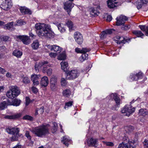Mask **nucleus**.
Returning <instances> with one entry per match:
<instances>
[{"instance_id": "obj_1", "label": "nucleus", "mask_w": 148, "mask_h": 148, "mask_svg": "<svg viewBox=\"0 0 148 148\" xmlns=\"http://www.w3.org/2000/svg\"><path fill=\"white\" fill-rule=\"evenodd\" d=\"M50 26L48 25L37 23L35 25L36 33L39 37L44 36L52 38L54 36V33L51 30Z\"/></svg>"}, {"instance_id": "obj_2", "label": "nucleus", "mask_w": 148, "mask_h": 148, "mask_svg": "<svg viewBox=\"0 0 148 148\" xmlns=\"http://www.w3.org/2000/svg\"><path fill=\"white\" fill-rule=\"evenodd\" d=\"M33 133L36 136L43 137L49 134V129L45 125H42L36 127L32 131Z\"/></svg>"}, {"instance_id": "obj_3", "label": "nucleus", "mask_w": 148, "mask_h": 148, "mask_svg": "<svg viewBox=\"0 0 148 148\" xmlns=\"http://www.w3.org/2000/svg\"><path fill=\"white\" fill-rule=\"evenodd\" d=\"M6 130L9 134H12L13 136L11 137L12 141H14L18 140L19 137H21L22 135L19 134L20 130L18 128L8 127L6 129Z\"/></svg>"}, {"instance_id": "obj_4", "label": "nucleus", "mask_w": 148, "mask_h": 148, "mask_svg": "<svg viewBox=\"0 0 148 148\" xmlns=\"http://www.w3.org/2000/svg\"><path fill=\"white\" fill-rule=\"evenodd\" d=\"M20 92L18 88L16 86H14L12 87L11 90L8 91L6 95L9 98L13 99L17 97L20 94Z\"/></svg>"}, {"instance_id": "obj_5", "label": "nucleus", "mask_w": 148, "mask_h": 148, "mask_svg": "<svg viewBox=\"0 0 148 148\" xmlns=\"http://www.w3.org/2000/svg\"><path fill=\"white\" fill-rule=\"evenodd\" d=\"M136 141L131 140L128 143L124 142L119 144L117 148H136Z\"/></svg>"}, {"instance_id": "obj_6", "label": "nucleus", "mask_w": 148, "mask_h": 148, "mask_svg": "<svg viewBox=\"0 0 148 148\" xmlns=\"http://www.w3.org/2000/svg\"><path fill=\"white\" fill-rule=\"evenodd\" d=\"M135 108H133L130 105L128 106L126 105L121 109V112L122 113H126L125 115L129 116L130 114L134 112L135 110Z\"/></svg>"}, {"instance_id": "obj_7", "label": "nucleus", "mask_w": 148, "mask_h": 148, "mask_svg": "<svg viewBox=\"0 0 148 148\" xmlns=\"http://www.w3.org/2000/svg\"><path fill=\"white\" fill-rule=\"evenodd\" d=\"M67 79H73L76 78L79 75V73L76 69L73 70L68 73L66 72Z\"/></svg>"}, {"instance_id": "obj_8", "label": "nucleus", "mask_w": 148, "mask_h": 148, "mask_svg": "<svg viewBox=\"0 0 148 148\" xmlns=\"http://www.w3.org/2000/svg\"><path fill=\"white\" fill-rule=\"evenodd\" d=\"M12 0H5L1 5V8L5 10H9L12 7Z\"/></svg>"}, {"instance_id": "obj_9", "label": "nucleus", "mask_w": 148, "mask_h": 148, "mask_svg": "<svg viewBox=\"0 0 148 148\" xmlns=\"http://www.w3.org/2000/svg\"><path fill=\"white\" fill-rule=\"evenodd\" d=\"M16 38L21 40L25 45H28L31 42V39L29 36L26 35L16 36Z\"/></svg>"}, {"instance_id": "obj_10", "label": "nucleus", "mask_w": 148, "mask_h": 148, "mask_svg": "<svg viewBox=\"0 0 148 148\" xmlns=\"http://www.w3.org/2000/svg\"><path fill=\"white\" fill-rule=\"evenodd\" d=\"M128 18L127 17L121 15L119 17L116 18V24L118 26H120L121 25H124L125 21H127Z\"/></svg>"}, {"instance_id": "obj_11", "label": "nucleus", "mask_w": 148, "mask_h": 148, "mask_svg": "<svg viewBox=\"0 0 148 148\" xmlns=\"http://www.w3.org/2000/svg\"><path fill=\"white\" fill-rule=\"evenodd\" d=\"M74 38L76 42L79 45L81 44L83 42L82 35L79 32H75L74 34Z\"/></svg>"}, {"instance_id": "obj_12", "label": "nucleus", "mask_w": 148, "mask_h": 148, "mask_svg": "<svg viewBox=\"0 0 148 148\" xmlns=\"http://www.w3.org/2000/svg\"><path fill=\"white\" fill-rule=\"evenodd\" d=\"M98 139L91 138L88 139L87 144L89 147H96L98 144Z\"/></svg>"}, {"instance_id": "obj_13", "label": "nucleus", "mask_w": 148, "mask_h": 148, "mask_svg": "<svg viewBox=\"0 0 148 148\" xmlns=\"http://www.w3.org/2000/svg\"><path fill=\"white\" fill-rule=\"evenodd\" d=\"M64 9L67 12L69 15H70V12L73 6H72V4L71 2H66L64 4Z\"/></svg>"}, {"instance_id": "obj_14", "label": "nucleus", "mask_w": 148, "mask_h": 148, "mask_svg": "<svg viewBox=\"0 0 148 148\" xmlns=\"http://www.w3.org/2000/svg\"><path fill=\"white\" fill-rule=\"evenodd\" d=\"M40 77V76L39 75L35 74L31 76V80L33 82V84L34 85L36 86L39 84V82L38 80Z\"/></svg>"}, {"instance_id": "obj_15", "label": "nucleus", "mask_w": 148, "mask_h": 148, "mask_svg": "<svg viewBox=\"0 0 148 148\" xmlns=\"http://www.w3.org/2000/svg\"><path fill=\"white\" fill-rule=\"evenodd\" d=\"M148 3V0H138L136 2L137 8L139 9L142 6H145Z\"/></svg>"}, {"instance_id": "obj_16", "label": "nucleus", "mask_w": 148, "mask_h": 148, "mask_svg": "<svg viewBox=\"0 0 148 148\" xmlns=\"http://www.w3.org/2000/svg\"><path fill=\"white\" fill-rule=\"evenodd\" d=\"M19 10L23 14L31 15L32 14V11L29 8L25 6L21 7Z\"/></svg>"}, {"instance_id": "obj_17", "label": "nucleus", "mask_w": 148, "mask_h": 148, "mask_svg": "<svg viewBox=\"0 0 148 148\" xmlns=\"http://www.w3.org/2000/svg\"><path fill=\"white\" fill-rule=\"evenodd\" d=\"M143 77V74L142 73L140 72L136 75L133 74H131L130 75V78L132 80L136 81L139 79H141Z\"/></svg>"}, {"instance_id": "obj_18", "label": "nucleus", "mask_w": 148, "mask_h": 148, "mask_svg": "<svg viewBox=\"0 0 148 148\" xmlns=\"http://www.w3.org/2000/svg\"><path fill=\"white\" fill-rule=\"evenodd\" d=\"M49 48L50 49L51 51L55 52L58 53H59L62 49L59 46L56 45H53L51 46H49Z\"/></svg>"}, {"instance_id": "obj_19", "label": "nucleus", "mask_w": 148, "mask_h": 148, "mask_svg": "<svg viewBox=\"0 0 148 148\" xmlns=\"http://www.w3.org/2000/svg\"><path fill=\"white\" fill-rule=\"evenodd\" d=\"M21 116V114L20 113L16 114L13 115H6L4 116V118L5 119H16L20 118Z\"/></svg>"}, {"instance_id": "obj_20", "label": "nucleus", "mask_w": 148, "mask_h": 148, "mask_svg": "<svg viewBox=\"0 0 148 148\" xmlns=\"http://www.w3.org/2000/svg\"><path fill=\"white\" fill-rule=\"evenodd\" d=\"M40 83V85L44 87L47 86L49 84L48 77L46 76L42 77Z\"/></svg>"}, {"instance_id": "obj_21", "label": "nucleus", "mask_w": 148, "mask_h": 148, "mask_svg": "<svg viewBox=\"0 0 148 148\" xmlns=\"http://www.w3.org/2000/svg\"><path fill=\"white\" fill-rule=\"evenodd\" d=\"M48 62L45 61L43 62H40L38 63H36L35 66V69L37 72L39 71V69L43 65L48 63Z\"/></svg>"}, {"instance_id": "obj_22", "label": "nucleus", "mask_w": 148, "mask_h": 148, "mask_svg": "<svg viewBox=\"0 0 148 148\" xmlns=\"http://www.w3.org/2000/svg\"><path fill=\"white\" fill-rule=\"evenodd\" d=\"M111 96L112 97L113 99H114L116 103V107H118L120 105V99L119 97L117 96L116 94H112L111 95Z\"/></svg>"}, {"instance_id": "obj_23", "label": "nucleus", "mask_w": 148, "mask_h": 148, "mask_svg": "<svg viewBox=\"0 0 148 148\" xmlns=\"http://www.w3.org/2000/svg\"><path fill=\"white\" fill-rule=\"evenodd\" d=\"M13 22L8 23L5 25L4 28L10 31L13 30L14 29V28L13 27Z\"/></svg>"}, {"instance_id": "obj_24", "label": "nucleus", "mask_w": 148, "mask_h": 148, "mask_svg": "<svg viewBox=\"0 0 148 148\" xmlns=\"http://www.w3.org/2000/svg\"><path fill=\"white\" fill-rule=\"evenodd\" d=\"M116 38L118 39V40L117 42L118 44H125L126 42H127V37L125 38L123 37H121L120 36H116Z\"/></svg>"}, {"instance_id": "obj_25", "label": "nucleus", "mask_w": 148, "mask_h": 148, "mask_svg": "<svg viewBox=\"0 0 148 148\" xmlns=\"http://www.w3.org/2000/svg\"><path fill=\"white\" fill-rule=\"evenodd\" d=\"M97 8H95L94 7H92L89 9V11L90 14L93 16H98L99 12L96 9Z\"/></svg>"}, {"instance_id": "obj_26", "label": "nucleus", "mask_w": 148, "mask_h": 148, "mask_svg": "<svg viewBox=\"0 0 148 148\" xmlns=\"http://www.w3.org/2000/svg\"><path fill=\"white\" fill-rule=\"evenodd\" d=\"M61 65L62 69L66 73L67 72L68 69L69 68L68 63L66 62L62 61L61 63Z\"/></svg>"}, {"instance_id": "obj_27", "label": "nucleus", "mask_w": 148, "mask_h": 148, "mask_svg": "<svg viewBox=\"0 0 148 148\" xmlns=\"http://www.w3.org/2000/svg\"><path fill=\"white\" fill-rule=\"evenodd\" d=\"M70 139L67 136H64L61 138L62 143L65 145L67 147H68Z\"/></svg>"}, {"instance_id": "obj_28", "label": "nucleus", "mask_w": 148, "mask_h": 148, "mask_svg": "<svg viewBox=\"0 0 148 148\" xmlns=\"http://www.w3.org/2000/svg\"><path fill=\"white\" fill-rule=\"evenodd\" d=\"M116 3L114 2L113 1L110 0L108 1H107V5L109 8L110 9L114 8V7H116Z\"/></svg>"}, {"instance_id": "obj_29", "label": "nucleus", "mask_w": 148, "mask_h": 148, "mask_svg": "<svg viewBox=\"0 0 148 148\" xmlns=\"http://www.w3.org/2000/svg\"><path fill=\"white\" fill-rule=\"evenodd\" d=\"M13 55L18 58H20L22 55V52L17 49L14 50L13 52Z\"/></svg>"}, {"instance_id": "obj_30", "label": "nucleus", "mask_w": 148, "mask_h": 148, "mask_svg": "<svg viewBox=\"0 0 148 148\" xmlns=\"http://www.w3.org/2000/svg\"><path fill=\"white\" fill-rule=\"evenodd\" d=\"M132 33L138 37L143 38L142 36L144 35L139 30H134L133 31Z\"/></svg>"}, {"instance_id": "obj_31", "label": "nucleus", "mask_w": 148, "mask_h": 148, "mask_svg": "<svg viewBox=\"0 0 148 148\" xmlns=\"http://www.w3.org/2000/svg\"><path fill=\"white\" fill-rule=\"evenodd\" d=\"M62 94L64 96L66 97H69L71 94L70 90L68 89H66L63 90Z\"/></svg>"}, {"instance_id": "obj_32", "label": "nucleus", "mask_w": 148, "mask_h": 148, "mask_svg": "<svg viewBox=\"0 0 148 148\" xmlns=\"http://www.w3.org/2000/svg\"><path fill=\"white\" fill-rule=\"evenodd\" d=\"M39 46V42L38 40L34 41L32 44V47L34 49H37Z\"/></svg>"}, {"instance_id": "obj_33", "label": "nucleus", "mask_w": 148, "mask_h": 148, "mask_svg": "<svg viewBox=\"0 0 148 148\" xmlns=\"http://www.w3.org/2000/svg\"><path fill=\"white\" fill-rule=\"evenodd\" d=\"M148 112L146 109H140L139 110L138 114L140 115L145 116L147 114Z\"/></svg>"}, {"instance_id": "obj_34", "label": "nucleus", "mask_w": 148, "mask_h": 148, "mask_svg": "<svg viewBox=\"0 0 148 148\" xmlns=\"http://www.w3.org/2000/svg\"><path fill=\"white\" fill-rule=\"evenodd\" d=\"M82 53V56L79 58L80 60L81 61H83L88 59V55L87 54L85 53Z\"/></svg>"}, {"instance_id": "obj_35", "label": "nucleus", "mask_w": 148, "mask_h": 148, "mask_svg": "<svg viewBox=\"0 0 148 148\" xmlns=\"http://www.w3.org/2000/svg\"><path fill=\"white\" fill-rule=\"evenodd\" d=\"M21 101L17 99H15L12 101V105L15 106H19L21 103Z\"/></svg>"}, {"instance_id": "obj_36", "label": "nucleus", "mask_w": 148, "mask_h": 148, "mask_svg": "<svg viewBox=\"0 0 148 148\" xmlns=\"http://www.w3.org/2000/svg\"><path fill=\"white\" fill-rule=\"evenodd\" d=\"M5 101H3L0 103V110H4L5 108L7 107V104Z\"/></svg>"}, {"instance_id": "obj_37", "label": "nucleus", "mask_w": 148, "mask_h": 148, "mask_svg": "<svg viewBox=\"0 0 148 148\" xmlns=\"http://www.w3.org/2000/svg\"><path fill=\"white\" fill-rule=\"evenodd\" d=\"M57 78L55 76H52L50 79V84H57Z\"/></svg>"}, {"instance_id": "obj_38", "label": "nucleus", "mask_w": 148, "mask_h": 148, "mask_svg": "<svg viewBox=\"0 0 148 148\" xmlns=\"http://www.w3.org/2000/svg\"><path fill=\"white\" fill-rule=\"evenodd\" d=\"M66 24L68 27L69 28V29H73V23L71 20H68L66 23Z\"/></svg>"}, {"instance_id": "obj_39", "label": "nucleus", "mask_w": 148, "mask_h": 148, "mask_svg": "<svg viewBox=\"0 0 148 148\" xmlns=\"http://www.w3.org/2000/svg\"><path fill=\"white\" fill-rule=\"evenodd\" d=\"M53 125L52 129H51V131L53 133H55L57 129L58 125L57 123L55 122H53Z\"/></svg>"}, {"instance_id": "obj_40", "label": "nucleus", "mask_w": 148, "mask_h": 148, "mask_svg": "<svg viewBox=\"0 0 148 148\" xmlns=\"http://www.w3.org/2000/svg\"><path fill=\"white\" fill-rule=\"evenodd\" d=\"M23 119L24 120H26L30 121H33L34 120V118L30 116L26 115L23 117Z\"/></svg>"}, {"instance_id": "obj_41", "label": "nucleus", "mask_w": 148, "mask_h": 148, "mask_svg": "<svg viewBox=\"0 0 148 148\" xmlns=\"http://www.w3.org/2000/svg\"><path fill=\"white\" fill-rule=\"evenodd\" d=\"M16 25L21 26L25 24V23L22 20H17L16 21Z\"/></svg>"}, {"instance_id": "obj_42", "label": "nucleus", "mask_w": 148, "mask_h": 148, "mask_svg": "<svg viewBox=\"0 0 148 148\" xmlns=\"http://www.w3.org/2000/svg\"><path fill=\"white\" fill-rule=\"evenodd\" d=\"M58 25V27H57L58 30L60 31L61 33H63L66 30L63 27H62L61 26V25L60 24V25Z\"/></svg>"}, {"instance_id": "obj_43", "label": "nucleus", "mask_w": 148, "mask_h": 148, "mask_svg": "<svg viewBox=\"0 0 148 148\" xmlns=\"http://www.w3.org/2000/svg\"><path fill=\"white\" fill-rule=\"evenodd\" d=\"M30 81L29 78L27 77H25L23 78V82L26 84L29 83Z\"/></svg>"}, {"instance_id": "obj_44", "label": "nucleus", "mask_w": 148, "mask_h": 148, "mask_svg": "<svg viewBox=\"0 0 148 148\" xmlns=\"http://www.w3.org/2000/svg\"><path fill=\"white\" fill-rule=\"evenodd\" d=\"M61 83L62 86H64L67 84V82L64 78H62L61 79Z\"/></svg>"}, {"instance_id": "obj_45", "label": "nucleus", "mask_w": 148, "mask_h": 148, "mask_svg": "<svg viewBox=\"0 0 148 148\" xmlns=\"http://www.w3.org/2000/svg\"><path fill=\"white\" fill-rule=\"evenodd\" d=\"M50 85L51 90L53 91H56L57 88V84H50Z\"/></svg>"}, {"instance_id": "obj_46", "label": "nucleus", "mask_w": 148, "mask_h": 148, "mask_svg": "<svg viewBox=\"0 0 148 148\" xmlns=\"http://www.w3.org/2000/svg\"><path fill=\"white\" fill-rule=\"evenodd\" d=\"M121 27V29L122 30H128L130 27V26L129 25H125Z\"/></svg>"}, {"instance_id": "obj_47", "label": "nucleus", "mask_w": 148, "mask_h": 148, "mask_svg": "<svg viewBox=\"0 0 148 148\" xmlns=\"http://www.w3.org/2000/svg\"><path fill=\"white\" fill-rule=\"evenodd\" d=\"M104 143L106 146L109 147H113L114 145L113 143L110 142H103Z\"/></svg>"}, {"instance_id": "obj_48", "label": "nucleus", "mask_w": 148, "mask_h": 148, "mask_svg": "<svg viewBox=\"0 0 148 148\" xmlns=\"http://www.w3.org/2000/svg\"><path fill=\"white\" fill-rule=\"evenodd\" d=\"M91 49L90 48H82V53H86L90 51Z\"/></svg>"}, {"instance_id": "obj_49", "label": "nucleus", "mask_w": 148, "mask_h": 148, "mask_svg": "<svg viewBox=\"0 0 148 148\" xmlns=\"http://www.w3.org/2000/svg\"><path fill=\"white\" fill-rule=\"evenodd\" d=\"M139 27L142 31L146 32V26L145 25H139Z\"/></svg>"}, {"instance_id": "obj_50", "label": "nucleus", "mask_w": 148, "mask_h": 148, "mask_svg": "<svg viewBox=\"0 0 148 148\" xmlns=\"http://www.w3.org/2000/svg\"><path fill=\"white\" fill-rule=\"evenodd\" d=\"M9 38L8 36H4L3 37L0 38V40L4 41L6 42L8 40Z\"/></svg>"}, {"instance_id": "obj_51", "label": "nucleus", "mask_w": 148, "mask_h": 148, "mask_svg": "<svg viewBox=\"0 0 148 148\" xmlns=\"http://www.w3.org/2000/svg\"><path fill=\"white\" fill-rule=\"evenodd\" d=\"M144 147L145 148H148V140L145 139L143 142Z\"/></svg>"}, {"instance_id": "obj_52", "label": "nucleus", "mask_w": 148, "mask_h": 148, "mask_svg": "<svg viewBox=\"0 0 148 148\" xmlns=\"http://www.w3.org/2000/svg\"><path fill=\"white\" fill-rule=\"evenodd\" d=\"M66 58V57L65 55H60L58 58V59L59 60H65Z\"/></svg>"}, {"instance_id": "obj_53", "label": "nucleus", "mask_w": 148, "mask_h": 148, "mask_svg": "<svg viewBox=\"0 0 148 148\" xmlns=\"http://www.w3.org/2000/svg\"><path fill=\"white\" fill-rule=\"evenodd\" d=\"M25 135L29 139H31V137L29 134V132L28 131H26L25 133Z\"/></svg>"}, {"instance_id": "obj_54", "label": "nucleus", "mask_w": 148, "mask_h": 148, "mask_svg": "<svg viewBox=\"0 0 148 148\" xmlns=\"http://www.w3.org/2000/svg\"><path fill=\"white\" fill-rule=\"evenodd\" d=\"M106 31L107 34H110L112 33L113 31H114V30L113 29H109L106 30Z\"/></svg>"}, {"instance_id": "obj_55", "label": "nucleus", "mask_w": 148, "mask_h": 148, "mask_svg": "<svg viewBox=\"0 0 148 148\" xmlns=\"http://www.w3.org/2000/svg\"><path fill=\"white\" fill-rule=\"evenodd\" d=\"M26 105L28 106L30 103V99L29 97H25Z\"/></svg>"}, {"instance_id": "obj_56", "label": "nucleus", "mask_w": 148, "mask_h": 148, "mask_svg": "<svg viewBox=\"0 0 148 148\" xmlns=\"http://www.w3.org/2000/svg\"><path fill=\"white\" fill-rule=\"evenodd\" d=\"M52 70L51 68H49L47 69V73L48 75L50 76L52 73Z\"/></svg>"}, {"instance_id": "obj_57", "label": "nucleus", "mask_w": 148, "mask_h": 148, "mask_svg": "<svg viewBox=\"0 0 148 148\" xmlns=\"http://www.w3.org/2000/svg\"><path fill=\"white\" fill-rule=\"evenodd\" d=\"M73 103V101H70L66 103H65V105L66 106H67V107H70L72 105Z\"/></svg>"}, {"instance_id": "obj_58", "label": "nucleus", "mask_w": 148, "mask_h": 148, "mask_svg": "<svg viewBox=\"0 0 148 148\" xmlns=\"http://www.w3.org/2000/svg\"><path fill=\"white\" fill-rule=\"evenodd\" d=\"M75 51L77 53H82V49L78 48H76L75 49Z\"/></svg>"}, {"instance_id": "obj_59", "label": "nucleus", "mask_w": 148, "mask_h": 148, "mask_svg": "<svg viewBox=\"0 0 148 148\" xmlns=\"http://www.w3.org/2000/svg\"><path fill=\"white\" fill-rule=\"evenodd\" d=\"M32 90L34 93H36L38 92V90L36 87L33 86L32 88Z\"/></svg>"}, {"instance_id": "obj_60", "label": "nucleus", "mask_w": 148, "mask_h": 148, "mask_svg": "<svg viewBox=\"0 0 148 148\" xmlns=\"http://www.w3.org/2000/svg\"><path fill=\"white\" fill-rule=\"evenodd\" d=\"M6 49V48L5 46L3 45L1 46H0V50L2 52L5 51Z\"/></svg>"}, {"instance_id": "obj_61", "label": "nucleus", "mask_w": 148, "mask_h": 148, "mask_svg": "<svg viewBox=\"0 0 148 148\" xmlns=\"http://www.w3.org/2000/svg\"><path fill=\"white\" fill-rule=\"evenodd\" d=\"M123 142H125V143H127V142L128 143V141H130L128 137L125 136L123 138Z\"/></svg>"}, {"instance_id": "obj_62", "label": "nucleus", "mask_w": 148, "mask_h": 148, "mask_svg": "<svg viewBox=\"0 0 148 148\" xmlns=\"http://www.w3.org/2000/svg\"><path fill=\"white\" fill-rule=\"evenodd\" d=\"M112 19V16L110 15H107V16L106 20L107 21L110 22Z\"/></svg>"}, {"instance_id": "obj_63", "label": "nucleus", "mask_w": 148, "mask_h": 148, "mask_svg": "<svg viewBox=\"0 0 148 148\" xmlns=\"http://www.w3.org/2000/svg\"><path fill=\"white\" fill-rule=\"evenodd\" d=\"M39 111L40 112V113L41 114H42L44 112V107L43 106H42L40 108H39Z\"/></svg>"}, {"instance_id": "obj_64", "label": "nucleus", "mask_w": 148, "mask_h": 148, "mask_svg": "<svg viewBox=\"0 0 148 148\" xmlns=\"http://www.w3.org/2000/svg\"><path fill=\"white\" fill-rule=\"evenodd\" d=\"M49 55L51 57L54 58L56 56V53L52 52L50 53Z\"/></svg>"}]
</instances>
